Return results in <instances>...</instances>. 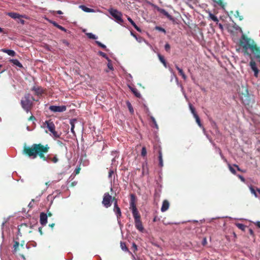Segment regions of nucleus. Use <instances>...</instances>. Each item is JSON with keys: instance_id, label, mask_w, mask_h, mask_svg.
Returning a JSON list of instances; mask_svg holds the SVG:
<instances>
[{"instance_id": "13", "label": "nucleus", "mask_w": 260, "mask_h": 260, "mask_svg": "<svg viewBox=\"0 0 260 260\" xmlns=\"http://www.w3.org/2000/svg\"><path fill=\"white\" fill-rule=\"evenodd\" d=\"M136 228L141 232H143L144 229L141 219L135 220Z\"/></svg>"}, {"instance_id": "54", "label": "nucleus", "mask_w": 260, "mask_h": 260, "mask_svg": "<svg viewBox=\"0 0 260 260\" xmlns=\"http://www.w3.org/2000/svg\"><path fill=\"white\" fill-rule=\"evenodd\" d=\"M47 217H51L52 215V214L50 211L48 210L47 212Z\"/></svg>"}, {"instance_id": "61", "label": "nucleus", "mask_w": 260, "mask_h": 260, "mask_svg": "<svg viewBox=\"0 0 260 260\" xmlns=\"http://www.w3.org/2000/svg\"><path fill=\"white\" fill-rule=\"evenodd\" d=\"M39 231L40 233L41 234V235H42V234H43V232H42V228L40 227V228H39Z\"/></svg>"}, {"instance_id": "33", "label": "nucleus", "mask_w": 260, "mask_h": 260, "mask_svg": "<svg viewBox=\"0 0 260 260\" xmlns=\"http://www.w3.org/2000/svg\"><path fill=\"white\" fill-rule=\"evenodd\" d=\"M19 245H20V244H19V242L15 241L14 242L13 247H14V251L15 252H16L18 250H19Z\"/></svg>"}, {"instance_id": "41", "label": "nucleus", "mask_w": 260, "mask_h": 260, "mask_svg": "<svg viewBox=\"0 0 260 260\" xmlns=\"http://www.w3.org/2000/svg\"><path fill=\"white\" fill-rule=\"evenodd\" d=\"M229 168L230 171L234 175L236 174L235 169L231 165H229Z\"/></svg>"}, {"instance_id": "9", "label": "nucleus", "mask_w": 260, "mask_h": 260, "mask_svg": "<svg viewBox=\"0 0 260 260\" xmlns=\"http://www.w3.org/2000/svg\"><path fill=\"white\" fill-rule=\"evenodd\" d=\"M132 210L134 220L141 219L140 214L138 211L134 200L132 199L130 202V207Z\"/></svg>"}, {"instance_id": "6", "label": "nucleus", "mask_w": 260, "mask_h": 260, "mask_svg": "<svg viewBox=\"0 0 260 260\" xmlns=\"http://www.w3.org/2000/svg\"><path fill=\"white\" fill-rule=\"evenodd\" d=\"M242 91L239 92L241 99L244 104L248 105L250 104V98L248 89L243 86H242Z\"/></svg>"}, {"instance_id": "23", "label": "nucleus", "mask_w": 260, "mask_h": 260, "mask_svg": "<svg viewBox=\"0 0 260 260\" xmlns=\"http://www.w3.org/2000/svg\"><path fill=\"white\" fill-rule=\"evenodd\" d=\"M10 61L20 68H23L22 64L17 59H12L10 60Z\"/></svg>"}, {"instance_id": "43", "label": "nucleus", "mask_w": 260, "mask_h": 260, "mask_svg": "<svg viewBox=\"0 0 260 260\" xmlns=\"http://www.w3.org/2000/svg\"><path fill=\"white\" fill-rule=\"evenodd\" d=\"M107 66H108V68L109 70H113L114 68H113V65L111 63V61H109L108 64H107Z\"/></svg>"}, {"instance_id": "24", "label": "nucleus", "mask_w": 260, "mask_h": 260, "mask_svg": "<svg viewBox=\"0 0 260 260\" xmlns=\"http://www.w3.org/2000/svg\"><path fill=\"white\" fill-rule=\"evenodd\" d=\"M79 7L84 12H93L94 11L92 9H90L89 8L86 7V6L84 5H80Z\"/></svg>"}, {"instance_id": "3", "label": "nucleus", "mask_w": 260, "mask_h": 260, "mask_svg": "<svg viewBox=\"0 0 260 260\" xmlns=\"http://www.w3.org/2000/svg\"><path fill=\"white\" fill-rule=\"evenodd\" d=\"M33 101H38L35 100L29 93H26L21 100V105L22 108L27 112L30 111L33 107Z\"/></svg>"}, {"instance_id": "10", "label": "nucleus", "mask_w": 260, "mask_h": 260, "mask_svg": "<svg viewBox=\"0 0 260 260\" xmlns=\"http://www.w3.org/2000/svg\"><path fill=\"white\" fill-rule=\"evenodd\" d=\"M49 109L53 112H62L66 110L67 108L65 106H50Z\"/></svg>"}, {"instance_id": "21", "label": "nucleus", "mask_w": 260, "mask_h": 260, "mask_svg": "<svg viewBox=\"0 0 260 260\" xmlns=\"http://www.w3.org/2000/svg\"><path fill=\"white\" fill-rule=\"evenodd\" d=\"M127 20L131 23V24L134 26V27L139 32H141V30L140 27H139L135 22L129 17H127Z\"/></svg>"}, {"instance_id": "40", "label": "nucleus", "mask_w": 260, "mask_h": 260, "mask_svg": "<svg viewBox=\"0 0 260 260\" xmlns=\"http://www.w3.org/2000/svg\"><path fill=\"white\" fill-rule=\"evenodd\" d=\"M95 43L99 46L102 48L103 49H106V46L104 44H103L102 43H101L99 41H96Z\"/></svg>"}, {"instance_id": "2", "label": "nucleus", "mask_w": 260, "mask_h": 260, "mask_svg": "<svg viewBox=\"0 0 260 260\" xmlns=\"http://www.w3.org/2000/svg\"><path fill=\"white\" fill-rule=\"evenodd\" d=\"M50 147H24L23 153L26 155L32 158H35L38 155L43 159L46 160V157L44 153L48 151Z\"/></svg>"}, {"instance_id": "58", "label": "nucleus", "mask_w": 260, "mask_h": 260, "mask_svg": "<svg viewBox=\"0 0 260 260\" xmlns=\"http://www.w3.org/2000/svg\"><path fill=\"white\" fill-rule=\"evenodd\" d=\"M170 71L173 74V75L175 77L176 80L178 79L177 77H176V75H175L173 70L171 68L169 69Z\"/></svg>"}, {"instance_id": "63", "label": "nucleus", "mask_w": 260, "mask_h": 260, "mask_svg": "<svg viewBox=\"0 0 260 260\" xmlns=\"http://www.w3.org/2000/svg\"><path fill=\"white\" fill-rule=\"evenodd\" d=\"M56 13H57V14H62L63 13L62 12V11H60V10H58V11H57L56 12Z\"/></svg>"}, {"instance_id": "18", "label": "nucleus", "mask_w": 260, "mask_h": 260, "mask_svg": "<svg viewBox=\"0 0 260 260\" xmlns=\"http://www.w3.org/2000/svg\"><path fill=\"white\" fill-rule=\"evenodd\" d=\"M32 90L35 91V94L37 95H40L43 93V89L40 87H33Z\"/></svg>"}, {"instance_id": "19", "label": "nucleus", "mask_w": 260, "mask_h": 260, "mask_svg": "<svg viewBox=\"0 0 260 260\" xmlns=\"http://www.w3.org/2000/svg\"><path fill=\"white\" fill-rule=\"evenodd\" d=\"M175 68L178 71L179 74L182 76V78L184 80H186L187 79V76L184 74L182 69L180 68L177 64H175Z\"/></svg>"}, {"instance_id": "39", "label": "nucleus", "mask_w": 260, "mask_h": 260, "mask_svg": "<svg viewBox=\"0 0 260 260\" xmlns=\"http://www.w3.org/2000/svg\"><path fill=\"white\" fill-rule=\"evenodd\" d=\"M147 154V150L146 149V147H142V149L141 151V155L143 157H145Z\"/></svg>"}, {"instance_id": "44", "label": "nucleus", "mask_w": 260, "mask_h": 260, "mask_svg": "<svg viewBox=\"0 0 260 260\" xmlns=\"http://www.w3.org/2000/svg\"><path fill=\"white\" fill-rule=\"evenodd\" d=\"M235 16L236 17H239L240 20H242L243 19L242 16L239 15V12L238 11L236 12V15H235Z\"/></svg>"}, {"instance_id": "35", "label": "nucleus", "mask_w": 260, "mask_h": 260, "mask_svg": "<svg viewBox=\"0 0 260 260\" xmlns=\"http://www.w3.org/2000/svg\"><path fill=\"white\" fill-rule=\"evenodd\" d=\"M249 188L251 193L252 194H253L255 198H257V193L256 192L254 187L251 185L249 187Z\"/></svg>"}, {"instance_id": "42", "label": "nucleus", "mask_w": 260, "mask_h": 260, "mask_svg": "<svg viewBox=\"0 0 260 260\" xmlns=\"http://www.w3.org/2000/svg\"><path fill=\"white\" fill-rule=\"evenodd\" d=\"M155 29L156 30H158L160 31H162V32H163L164 33H166V30L164 28H162L161 27H159V26H156Z\"/></svg>"}, {"instance_id": "31", "label": "nucleus", "mask_w": 260, "mask_h": 260, "mask_svg": "<svg viewBox=\"0 0 260 260\" xmlns=\"http://www.w3.org/2000/svg\"><path fill=\"white\" fill-rule=\"evenodd\" d=\"M209 17L213 20L214 21V22H215L216 23H218V22L219 21L218 20V18L215 16L214 15H213V14L210 13L209 14Z\"/></svg>"}, {"instance_id": "20", "label": "nucleus", "mask_w": 260, "mask_h": 260, "mask_svg": "<svg viewBox=\"0 0 260 260\" xmlns=\"http://www.w3.org/2000/svg\"><path fill=\"white\" fill-rule=\"evenodd\" d=\"M2 51L4 53H7L9 55L11 56H14L16 55L15 52L12 50L3 49H2Z\"/></svg>"}, {"instance_id": "51", "label": "nucleus", "mask_w": 260, "mask_h": 260, "mask_svg": "<svg viewBox=\"0 0 260 260\" xmlns=\"http://www.w3.org/2000/svg\"><path fill=\"white\" fill-rule=\"evenodd\" d=\"M114 174V171L112 170H110L109 172V178H111L112 177V176Z\"/></svg>"}, {"instance_id": "26", "label": "nucleus", "mask_w": 260, "mask_h": 260, "mask_svg": "<svg viewBox=\"0 0 260 260\" xmlns=\"http://www.w3.org/2000/svg\"><path fill=\"white\" fill-rule=\"evenodd\" d=\"M159 156H158V160H159V166L160 167H162L163 166V161H162V155L161 150H159L158 151Z\"/></svg>"}, {"instance_id": "59", "label": "nucleus", "mask_w": 260, "mask_h": 260, "mask_svg": "<svg viewBox=\"0 0 260 260\" xmlns=\"http://www.w3.org/2000/svg\"><path fill=\"white\" fill-rule=\"evenodd\" d=\"M133 247H134L135 251L137 250V246L135 243H133Z\"/></svg>"}, {"instance_id": "52", "label": "nucleus", "mask_w": 260, "mask_h": 260, "mask_svg": "<svg viewBox=\"0 0 260 260\" xmlns=\"http://www.w3.org/2000/svg\"><path fill=\"white\" fill-rule=\"evenodd\" d=\"M19 246H20L21 248L24 249L25 246L24 241H22Z\"/></svg>"}, {"instance_id": "55", "label": "nucleus", "mask_w": 260, "mask_h": 260, "mask_svg": "<svg viewBox=\"0 0 260 260\" xmlns=\"http://www.w3.org/2000/svg\"><path fill=\"white\" fill-rule=\"evenodd\" d=\"M234 166L235 167L237 168L238 171L242 172H243L242 170H241V169L238 167V166H237L236 165H234Z\"/></svg>"}, {"instance_id": "30", "label": "nucleus", "mask_w": 260, "mask_h": 260, "mask_svg": "<svg viewBox=\"0 0 260 260\" xmlns=\"http://www.w3.org/2000/svg\"><path fill=\"white\" fill-rule=\"evenodd\" d=\"M158 58L160 62L164 64V66L166 68L167 67V62L164 58V56L161 55L160 54H158Z\"/></svg>"}, {"instance_id": "8", "label": "nucleus", "mask_w": 260, "mask_h": 260, "mask_svg": "<svg viewBox=\"0 0 260 260\" xmlns=\"http://www.w3.org/2000/svg\"><path fill=\"white\" fill-rule=\"evenodd\" d=\"M29 228H31V224L22 223L18 226V234L21 236L22 234L31 233V231L29 230Z\"/></svg>"}, {"instance_id": "15", "label": "nucleus", "mask_w": 260, "mask_h": 260, "mask_svg": "<svg viewBox=\"0 0 260 260\" xmlns=\"http://www.w3.org/2000/svg\"><path fill=\"white\" fill-rule=\"evenodd\" d=\"M157 10L160 13L164 14L165 16H166L169 20H174V18L171 15H170L168 12H167L165 9L160 8L159 7H157Z\"/></svg>"}, {"instance_id": "14", "label": "nucleus", "mask_w": 260, "mask_h": 260, "mask_svg": "<svg viewBox=\"0 0 260 260\" xmlns=\"http://www.w3.org/2000/svg\"><path fill=\"white\" fill-rule=\"evenodd\" d=\"M40 223L43 225H45L47 222V214L42 212L40 214Z\"/></svg>"}, {"instance_id": "12", "label": "nucleus", "mask_w": 260, "mask_h": 260, "mask_svg": "<svg viewBox=\"0 0 260 260\" xmlns=\"http://www.w3.org/2000/svg\"><path fill=\"white\" fill-rule=\"evenodd\" d=\"M250 66L251 67V70L254 72V76L255 77H258V74L259 72V70L256 67V64L254 61L253 60H251L249 63Z\"/></svg>"}, {"instance_id": "50", "label": "nucleus", "mask_w": 260, "mask_h": 260, "mask_svg": "<svg viewBox=\"0 0 260 260\" xmlns=\"http://www.w3.org/2000/svg\"><path fill=\"white\" fill-rule=\"evenodd\" d=\"M238 178L243 182H245V178L241 175H238Z\"/></svg>"}, {"instance_id": "5", "label": "nucleus", "mask_w": 260, "mask_h": 260, "mask_svg": "<svg viewBox=\"0 0 260 260\" xmlns=\"http://www.w3.org/2000/svg\"><path fill=\"white\" fill-rule=\"evenodd\" d=\"M115 201H117L115 197H112L109 192H106L103 196L102 204L105 208H108L112 205L113 202L115 203Z\"/></svg>"}, {"instance_id": "29", "label": "nucleus", "mask_w": 260, "mask_h": 260, "mask_svg": "<svg viewBox=\"0 0 260 260\" xmlns=\"http://www.w3.org/2000/svg\"><path fill=\"white\" fill-rule=\"evenodd\" d=\"M120 247H121V248L123 251H127L129 253H131V252L129 251L128 249L126 247V244H125V243L124 242H121V243H120Z\"/></svg>"}, {"instance_id": "27", "label": "nucleus", "mask_w": 260, "mask_h": 260, "mask_svg": "<svg viewBox=\"0 0 260 260\" xmlns=\"http://www.w3.org/2000/svg\"><path fill=\"white\" fill-rule=\"evenodd\" d=\"M132 92L135 94V95L137 98L141 97V94L138 91V89L136 88H131Z\"/></svg>"}, {"instance_id": "38", "label": "nucleus", "mask_w": 260, "mask_h": 260, "mask_svg": "<svg viewBox=\"0 0 260 260\" xmlns=\"http://www.w3.org/2000/svg\"><path fill=\"white\" fill-rule=\"evenodd\" d=\"M99 54L102 56V57L105 58L106 59L108 60V61H111V60L109 59V58L108 57L107 55L103 52L100 51Z\"/></svg>"}, {"instance_id": "25", "label": "nucleus", "mask_w": 260, "mask_h": 260, "mask_svg": "<svg viewBox=\"0 0 260 260\" xmlns=\"http://www.w3.org/2000/svg\"><path fill=\"white\" fill-rule=\"evenodd\" d=\"M51 23L55 27H56L57 28H58V29H60L62 31H66V29L62 27V26L58 24L55 21H51Z\"/></svg>"}, {"instance_id": "4", "label": "nucleus", "mask_w": 260, "mask_h": 260, "mask_svg": "<svg viewBox=\"0 0 260 260\" xmlns=\"http://www.w3.org/2000/svg\"><path fill=\"white\" fill-rule=\"evenodd\" d=\"M41 126L42 127L44 128H48L49 131L51 133V134H52V136L54 138H59V135L55 131V124L51 119L45 121L43 123V124Z\"/></svg>"}, {"instance_id": "45", "label": "nucleus", "mask_w": 260, "mask_h": 260, "mask_svg": "<svg viewBox=\"0 0 260 260\" xmlns=\"http://www.w3.org/2000/svg\"><path fill=\"white\" fill-rule=\"evenodd\" d=\"M80 170H81V169L80 167L76 168L74 171V173H75V174L76 175L80 173Z\"/></svg>"}, {"instance_id": "32", "label": "nucleus", "mask_w": 260, "mask_h": 260, "mask_svg": "<svg viewBox=\"0 0 260 260\" xmlns=\"http://www.w3.org/2000/svg\"><path fill=\"white\" fill-rule=\"evenodd\" d=\"M189 107L190 110L191 111V113L193 115V117L195 116L196 115H198L196 112L195 108L193 107V106L190 103L189 104Z\"/></svg>"}, {"instance_id": "28", "label": "nucleus", "mask_w": 260, "mask_h": 260, "mask_svg": "<svg viewBox=\"0 0 260 260\" xmlns=\"http://www.w3.org/2000/svg\"><path fill=\"white\" fill-rule=\"evenodd\" d=\"M212 1L222 8H224V7H225V4L223 2L222 0H212Z\"/></svg>"}, {"instance_id": "17", "label": "nucleus", "mask_w": 260, "mask_h": 260, "mask_svg": "<svg viewBox=\"0 0 260 260\" xmlns=\"http://www.w3.org/2000/svg\"><path fill=\"white\" fill-rule=\"evenodd\" d=\"M7 15L14 19L20 18L22 17V15L15 12H8L7 13Z\"/></svg>"}, {"instance_id": "7", "label": "nucleus", "mask_w": 260, "mask_h": 260, "mask_svg": "<svg viewBox=\"0 0 260 260\" xmlns=\"http://www.w3.org/2000/svg\"><path fill=\"white\" fill-rule=\"evenodd\" d=\"M109 12L118 23L121 24L123 22V20L122 19V14L120 12L116 9L111 8L109 10Z\"/></svg>"}, {"instance_id": "22", "label": "nucleus", "mask_w": 260, "mask_h": 260, "mask_svg": "<svg viewBox=\"0 0 260 260\" xmlns=\"http://www.w3.org/2000/svg\"><path fill=\"white\" fill-rule=\"evenodd\" d=\"M77 122V120L76 119H72L70 120V123L71 125V132L74 134L75 135V131H74V128H75V124L76 122Z\"/></svg>"}, {"instance_id": "53", "label": "nucleus", "mask_w": 260, "mask_h": 260, "mask_svg": "<svg viewBox=\"0 0 260 260\" xmlns=\"http://www.w3.org/2000/svg\"><path fill=\"white\" fill-rule=\"evenodd\" d=\"M36 120V118L33 116V115H31L29 118H28V120L29 121H30V120Z\"/></svg>"}, {"instance_id": "16", "label": "nucleus", "mask_w": 260, "mask_h": 260, "mask_svg": "<svg viewBox=\"0 0 260 260\" xmlns=\"http://www.w3.org/2000/svg\"><path fill=\"white\" fill-rule=\"evenodd\" d=\"M170 204L168 201L164 200L162 202V206L161 207V212H164L166 211L169 208Z\"/></svg>"}, {"instance_id": "47", "label": "nucleus", "mask_w": 260, "mask_h": 260, "mask_svg": "<svg viewBox=\"0 0 260 260\" xmlns=\"http://www.w3.org/2000/svg\"><path fill=\"white\" fill-rule=\"evenodd\" d=\"M51 160L54 162V163H56L58 159V158H57L56 156H55L54 157H53L52 159H51Z\"/></svg>"}, {"instance_id": "64", "label": "nucleus", "mask_w": 260, "mask_h": 260, "mask_svg": "<svg viewBox=\"0 0 260 260\" xmlns=\"http://www.w3.org/2000/svg\"><path fill=\"white\" fill-rule=\"evenodd\" d=\"M54 225H55V224H54V223H51V224H50L49 225V226L50 227H51V228H53L54 227Z\"/></svg>"}, {"instance_id": "49", "label": "nucleus", "mask_w": 260, "mask_h": 260, "mask_svg": "<svg viewBox=\"0 0 260 260\" xmlns=\"http://www.w3.org/2000/svg\"><path fill=\"white\" fill-rule=\"evenodd\" d=\"M128 109H129V110L130 111L131 113H133L134 112V110L131 105L130 103L128 104Z\"/></svg>"}, {"instance_id": "37", "label": "nucleus", "mask_w": 260, "mask_h": 260, "mask_svg": "<svg viewBox=\"0 0 260 260\" xmlns=\"http://www.w3.org/2000/svg\"><path fill=\"white\" fill-rule=\"evenodd\" d=\"M86 36L88 37V38L91 39L95 40L97 39V37H96L94 35L90 32L87 33Z\"/></svg>"}, {"instance_id": "60", "label": "nucleus", "mask_w": 260, "mask_h": 260, "mask_svg": "<svg viewBox=\"0 0 260 260\" xmlns=\"http://www.w3.org/2000/svg\"><path fill=\"white\" fill-rule=\"evenodd\" d=\"M255 225L258 227L259 228H260V221H257L256 223H255Z\"/></svg>"}, {"instance_id": "11", "label": "nucleus", "mask_w": 260, "mask_h": 260, "mask_svg": "<svg viewBox=\"0 0 260 260\" xmlns=\"http://www.w3.org/2000/svg\"><path fill=\"white\" fill-rule=\"evenodd\" d=\"M113 211L116 215L118 220H119V219L121 217V212L120 208L118 206L117 201H115Z\"/></svg>"}, {"instance_id": "62", "label": "nucleus", "mask_w": 260, "mask_h": 260, "mask_svg": "<svg viewBox=\"0 0 260 260\" xmlns=\"http://www.w3.org/2000/svg\"><path fill=\"white\" fill-rule=\"evenodd\" d=\"M151 119H152V121H153V122H154V123L155 124V125L156 126H157L156 123V121H155V120L154 118V117H151Z\"/></svg>"}, {"instance_id": "36", "label": "nucleus", "mask_w": 260, "mask_h": 260, "mask_svg": "<svg viewBox=\"0 0 260 260\" xmlns=\"http://www.w3.org/2000/svg\"><path fill=\"white\" fill-rule=\"evenodd\" d=\"M194 118L196 119V122H197V123H198V125H199L200 127H202V123H201V120H200V117H199V116H198V115H196L195 116H194Z\"/></svg>"}, {"instance_id": "57", "label": "nucleus", "mask_w": 260, "mask_h": 260, "mask_svg": "<svg viewBox=\"0 0 260 260\" xmlns=\"http://www.w3.org/2000/svg\"><path fill=\"white\" fill-rule=\"evenodd\" d=\"M249 233L251 235H254V232H253V230L252 229H249Z\"/></svg>"}, {"instance_id": "46", "label": "nucleus", "mask_w": 260, "mask_h": 260, "mask_svg": "<svg viewBox=\"0 0 260 260\" xmlns=\"http://www.w3.org/2000/svg\"><path fill=\"white\" fill-rule=\"evenodd\" d=\"M165 50L167 51H169V50L170 49V46L169 44H166L165 46Z\"/></svg>"}, {"instance_id": "34", "label": "nucleus", "mask_w": 260, "mask_h": 260, "mask_svg": "<svg viewBox=\"0 0 260 260\" xmlns=\"http://www.w3.org/2000/svg\"><path fill=\"white\" fill-rule=\"evenodd\" d=\"M237 226L240 230L243 231L245 230V229L247 228L246 225L242 224V223H237L236 224Z\"/></svg>"}, {"instance_id": "48", "label": "nucleus", "mask_w": 260, "mask_h": 260, "mask_svg": "<svg viewBox=\"0 0 260 260\" xmlns=\"http://www.w3.org/2000/svg\"><path fill=\"white\" fill-rule=\"evenodd\" d=\"M207 244V241L206 237L204 238L203 241H202V245L205 246Z\"/></svg>"}, {"instance_id": "56", "label": "nucleus", "mask_w": 260, "mask_h": 260, "mask_svg": "<svg viewBox=\"0 0 260 260\" xmlns=\"http://www.w3.org/2000/svg\"><path fill=\"white\" fill-rule=\"evenodd\" d=\"M31 146H44L41 144H34Z\"/></svg>"}, {"instance_id": "1", "label": "nucleus", "mask_w": 260, "mask_h": 260, "mask_svg": "<svg viewBox=\"0 0 260 260\" xmlns=\"http://www.w3.org/2000/svg\"><path fill=\"white\" fill-rule=\"evenodd\" d=\"M239 43L240 45L243 49L244 54L250 55V53L248 52V49H250L252 53L254 54L255 57L260 62V48L257 47L253 40L248 38L245 35H242L241 39L240 40Z\"/></svg>"}]
</instances>
